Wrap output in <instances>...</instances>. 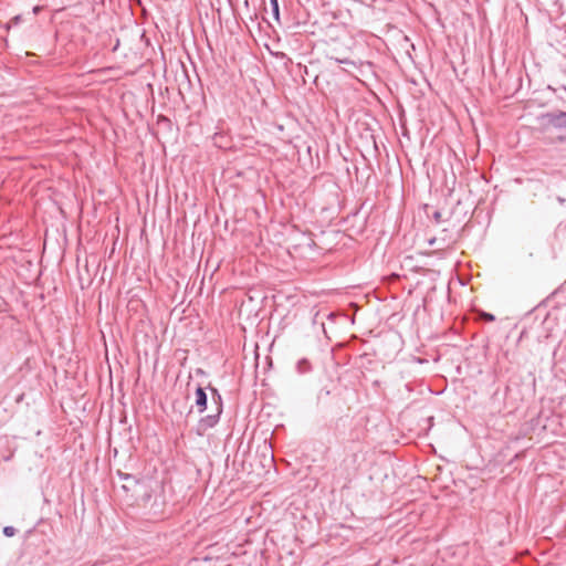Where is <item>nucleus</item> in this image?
I'll return each instance as SVG.
<instances>
[{
    "label": "nucleus",
    "instance_id": "nucleus-1",
    "mask_svg": "<svg viewBox=\"0 0 566 566\" xmlns=\"http://www.w3.org/2000/svg\"><path fill=\"white\" fill-rule=\"evenodd\" d=\"M195 402L200 412H202L207 407V395L201 387H197L196 389Z\"/></svg>",
    "mask_w": 566,
    "mask_h": 566
},
{
    "label": "nucleus",
    "instance_id": "nucleus-2",
    "mask_svg": "<svg viewBox=\"0 0 566 566\" xmlns=\"http://www.w3.org/2000/svg\"><path fill=\"white\" fill-rule=\"evenodd\" d=\"M551 123L556 128L566 127V112H560L553 116Z\"/></svg>",
    "mask_w": 566,
    "mask_h": 566
},
{
    "label": "nucleus",
    "instance_id": "nucleus-3",
    "mask_svg": "<svg viewBox=\"0 0 566 566\" xmlns=\"http://www.w3.org/2000/svg\"><path fill=\"white\" fill-rule=\"evenodd\" d=\"M218 416H209L206 419H202L199 423V430H206L209 427H212L217 423Z\"/></svg>",
    "mask_w": 566,
    "mask_h": 566
},
{
    "label": "nucleus",
    "instance_id": "nucleus-4",
    "mask_svg": "<svg viewBox=\"0 0 566 566\" xmlns=\"http://www.w3.org/2000/svg\"><path fill=\"white\" fill-rule=\"evenodd\" d=\"M3 533H4V535H6V536L10 537V536H13V535H14L15 530H14V527H12V526H6V527L3 528Z\"/></svg>",
    "mask_w": 566,
    "mask_h": 566
},
{
    "label": "nucleus",
    "instance_id": "nucleus-5",
    "mask_svg": "<svg viewBox=\"0 0 566 566\" xmlns=\"http://www.w3.org/2000/svg\"><path fill=\"white\" fill-rule=\"evenodd\" d=\"M271 3H272V7H273L274 14L277 17L279 15L277 0H271Z\"/></svg>",
    "mask_w": 566,
    "mask_h": 566
},
{
    "label": "nucleus",
    "instance_id": "nucleus-6",
    "mask_svg": "<svg viewBox=\"0 0 566 566\" xmlns=\"http://www.w3.org/2000/svg\"><path fill=\"white\" fill-rule=\"evenodd\" d=\"M335 62L337 63H340V64H349V65H354V62L345 59V60H339V59H334Z\"/></svg>",
    "mask_w": 566,
    "mask_h": 566
},
{
    "label": "nucleus",
    "instance_id": "nucleus-7",
    "mask_svg": "<svg viewBox=\"0 0 566 566\" xmlns=\"http://www.w3.org/2000/svg\"><path fill=\"white\" fill-rule=\"evenodd\" d=\"M40 10H41V7L36 6L33 8V13L36 14L38 12H40Z\"/></svg>",
    "mask_w": 566,
    "mask_h": 566
},
{
    "label": "nucleus",
    "instance_id": "nucleus-8",
    "mask_svg": "<svg viewBox=\"0 0 566 566\" xmlns=\"http://www.w3.org/2000/svg\"><path fill=\"white\" fill-rule=\"evenodd\" d=\"M485 317H486L488 319H490V321L494 319V316H493V315H491V314H488Z\"/></svg>",
    "mask_w": 566,
    "mask_h": 566
},
{
    "label": "nucleus",
    "instance_id": "nucleus-9",
    "mask_svg": "<svg viewBox=\"0 0 566 566\" xmlns=\"http://www.w3.org/2000/svg\"><path fill=\"white\" fill-rule=\"evenodd\" d=\"M19 20H20V17H19V15H18V17H15V18L13 19L14 23H18V22H19Z\"/></svg>",
    "mask_w": 566,
    "mask_h": 566
}]
</instances>
